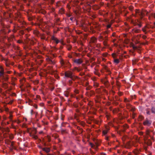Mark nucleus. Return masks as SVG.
Here are the masks:
<instances>
[{
	"instance_id": "41",
	"label": "nucleus",
	"mask_w": 155,
	"mask_h": 155,
	"mask_svg": "<svg viewBox=\"0 0 155 155\" xmlns=\"http://www.w3.org/2000/svg\"><path fill=\"white\" fill-rule=\"evenodd\" d=\"M10 138L11 139H12L13 138V136H11L10 137Z\"/></svg>"
},
{
	"instance_id": "59",
	"label": "nucleus",
	"mask_w": 155,
	"mask_h": 155,
	"mask_svg": "<svg viewBox=\"0 0 155 155\" xmlns=\"http://www.w3.org/2000/svg\"><path fill=\"white\" fill-rule=\"evenodd\" d=\"M68 155H70V154H68Z\"/></svg>"
},
{
	"instance_id": "48",
	"label": "nucleus",
	"mask_w": 155,
	"mask_h": 155,
	"mask_svg": "<svg viewBox=\"0 0 155 155\" xmlns=\"http://www.w3.org/2000/svg\"><path fill=\"white\" fill-rule=\"evenodd\" d=\"M69 57L70 58H71V57H71V55H69Z\"/></svg>"
},
{
	"instance_id": "21",
	"label": "nucleus",
	"mask_w": 155,
	"mask_h": 155,
	"mask_svg": "<svg viewBox=\"0 0 155 155\" xmlns=\"http://www.w3.org/2000/svg\"><path fill=\"white\" fill-rule=\"evenodd\" d=\"M12 115L11 114H10V115L9 117V119L11 121L12 120Z\"/></svg>"
},
{
	"instance_id": "2",
	"label": "nucleus",
	"mask_w": 155,
	"mask_h": 155,
	"mask_svg": "<svg viewBox=\"0 0 155 155\" xmlns=\"http://www.w3.org/2000/svg\"><path fill=\"white\" fill-rule=\"evenodd\" d=\"M3 70H2V71H0V78L2 80L5 81H7L8 79V76L6 74H4V73H3Z\"/></svg>"
},
{
	"instance_id": "47",
	"label": "nucleus",
	"mask_w": 155,
	"mask_h": 155,
	"mask_svg": "<svg viewBox=\"0 0 155 155\" xmlns=\"http://www.w3.org/2000/svg\"><path fill=\"white\" fill-rule=\"evenodd\" d=\"M115 33H113V34H112V36H115Z\"/></svg>"
},
{
	"instance_id": "32",
	"label": "nucleus",
	"mask_w": 155,
	"mask_h": 155,
	"mask_svg": "<svg viewBox=\"0 0 155 155\" xmlns=\"http://www.w3.org/2000/svg\"><path fill=\"white\" fill-rule=\"evenodd\" d=\"M17 42L18 43H22V41L21 40H18V41H17Z\"/></svg>"
},
{
	"instance_id": "44",
	"label": "nucleus",
	"mask_w": 155,
	"mask_h": 155,
	"mask_svg": "<svg viewBox=\"0 0 155 155\" xmlns=\"http://www.w3.org/2000/svg\"><path fill=\"white\" fill-rule=\"evenodd\" d=\"M128 100L127 99H125V102H126L127 101H128Z\"/></svg>"
},
{
	"instance_id": "23",
	"label": "nucleus",
	"mask_w": 155,
	"mask_h": 155,
	"mask_svg": "<svg viewBox=\"0 0 155 155\" xmlns=\"http://www.w3.org/2000/svg\"><path fill=\"white\" fill-rule=\"evenodd\" d=\"M132 145H133V146H134L136 147L137 146L136 145L134 142H133L132 143H131L130 144V146H131Z\"/></svg>"
},
{
	"instance_id": "58",
	"label": "nucleus",
	"mask_w": 155,
	"mask_h": 155,
	"mask_svg": "<svg viewBox=\"0 0 155 155\" xmlns=\"http://www.w3.org/2000/svg\"><path fill=\"white\" fill-rule=\"evenodd\" d=\"M103 155H105L104 154H103Z\"/></svg>"
},
{
	"instance_id": "19",
	"label": "nucleus",
	"mask_w": 155,
	"mask_h": 155,
	"mask_svg": "<svg viewBox=\"0 0 155 155\" xmlns=\"http://www.w3.org/2000/svg\"><path fill=\"white\" fill-rule=\"evenodd\" d=\"M107 40V38H106V39L104 40V41L103 42L105 46L107 45V42H106Z\"/></svg>"
},
{
	"instance_id": "6",
	"label": "nucleus",
	"mask_w": 155,
	"mask_h": 155,
	"mask_svg": "<svg viewBox=\"0 0 155 155\" xmlns=\"http://www.w3.org/2000/svg\"><path fill=\"white\" fill-rule=\"evenodd\" d=\"M51 39L52 40H53L55 42L56 44H58L59 41L58 40L57 38L55 37L54 36H52L51 38Z\"/></svg>"
},
{
	"instance_id": "28",
	"label": "nucleus",
	"mask_w": 155,
	"mask_h": 155,
	"mask_svg": "<svg viewBox=\"0 0 155 155\" xmlns=\"http://www.w3.org/2000/svg\"><path fill=\"white\" fill-rule=\"evenodd\" d=\"M111 25L110 24L108 25L107 26V28H109L110 27Z\"/></svg>"
},
{
	"instance_id": "5",
	"label": "nucleus",
	"mask_w": 155,
	"mask_h": 155,
	"mask_svg": "<svg viewBox=\"0 0 155 155\" xmlns=\"http://www.w3.org/2000/svg\"><path fill=\"white\" fill-rule=\"evenodd\" d=\"M74 62L77 64H80L83 61L81 59H78L74 60Z\"/></svg>"
},
{
	"instance_id": "4",
	"label": "nucleus",
	"mask_w": 155,
	"mask_h": 155,
	"mask_svg": "<svg viewBox=\"0 0 155 155\" xmlns=\"http://www.w3.org/2000/svg\"><path fill=\"white\" fill-rule=\"evenodd\" d=\"M72 72L69 71H67L65 73V76L67 77H69L71 78L72 77Z\"/></svg>"
},
{
	"instance_id": "56",
	"label": "nucleus",
	"mask_w": 155,
	"mask_h": 155,
	"mask_svg": "<svg viewBox=\"0 0 155 155\" xmlns=\"http://www.w3.org/2000/svg\"><path fill=\"white\" fill-rule=\"evenodd\" d=\"M70 82H71V81H70Z\"/></svg>"
},
{
	"instance_id": "31",
	"label": "nucleus",
	"mask_w": 155,
	"mask_h": 155,
	"mask_svg": "<svg viewBox=\"0 0 155 155\" xmlns=\"http://www.w3.org/2000/svg\"><path fill=\"white\" fill-rule=\"evenodd\" d=\"M34 107L36 109L38 108V106L36 104H35L34 105Z\"/></svg>"
},
{
	"instance_id": "3",
	"label": "nucleus",
	"mask_w": 155,
	"mask_h": 155,
	"mask_svg": "<svg viewBox=\"0 0 155 155\" xmlns=\"http://www.w3.org/2000/svg\"><path fill=\"white\" fill-rule=\"evenodd\" d=\"M152 121L151 120L147 119L143 122V124L145 126H149L150 125Z\"/></svg>"
},
{
	"instance_id": "25",
	"label": "nucleus",
	"mask_w": 155,
	"mask_h": 155,
	"mask_svg": "<svg viewBox=\"0 0 155 155\" xmlns=\"http://www.w3.org/2000/svg\"><path fill=\"white\" fill-rule=\"evenodd\" d=\"M112 56L113 58H114L116 56V54H115L113 53L112 54Z\"/></svg>"
},
{
	"instance_id": "55",
	"label": "nucleus",
	"mask_w": 155,
	"mask_h": 155,
	"mask_svg": "<svg viewBox=\"0 0 155 155\" xmlns=\"http://www.w3.org/2000/svg\"><path fill=\"white\" fill-rule=\"evenodd\" d=\"M6 65L7 66H8V65L7 64H6Z\"/></svg>"
},
{
	"instance_id": "1",
	"label": "nucleus",
	"mask_w": 155,
	"mask_h": 155,
	"mask_svg": "<svg viewBox=\"0 0 155 155\" xmlns=\"http://www.w3.org/2000/svg\"><path fill=\"white\" fill-rule=\"evenodd\" d=\"M136 15H139L141 18H142L145 15H147L148 12L146 10H144L142 12L140 11L139 10H137L136 11Z\"/></svg>"
},
{
	"instance_id": "13",
	"label": "nucleus",
	"mask_w": 155,
	"mask_h": 155,
	"mask_svg": "<svg viewBox=\"0 0 155 155\" xmlns=\"http://www.w3.org/2000/svg\"><path fill=\"white\" fill-rule=\"evenodd\" d=\"M133 152L135 155H137L139 153V151L137 150H136L134 151Z\"/></svg>"
},
{
	"instance_id": "45",
	"label": "nucleus",
	"mask_w": 155,
	"mask_h": 155,
	"mask_svg": "<svg viewBox=\"0 0 155 155\" xmlns=\"http://www.w3.org/2000/svg\"><path fill=\"white\" fill-rule=\"evenodd\" d=\"M102 60L103 61H105V59L104 58H102Z\"/></svg>"
},
{
	"instance_id": "39",
	"label": "nucleus",
	"mask_w": 155,
	"mask_h": 155,
	"mask_svg": "<svg viewBox=\"0 0 155 155\" xmlns=\"http://www.w3.org/2000/svg\"><path fill=\"white\" fill-rule=\"evenodd\" d=\"M127 155H132V154L131 153H127Z\"/></svg>"
},
{
	"instance_id": "20",
	"label": "nucleus",
	"mask_w": 155,
	"mask_h": 155,
	"mask_svg": "<svg viewBox=\"0 0 155 155\" xmlns=\"http://www.w3.org/2000/svg\"><path fill=\"white\" fill-rule=\"evenodd\" d=\"M143 117L142 116L140 115L139 116V120H142L143 119Z\"/></svg>"
},
{
	"instance_id": "43",
	"label": "nucleus",
	"mask_w": 155,
	"mask_h": 155,
	"mask_svg": "<svg viewBox=\"0 0 155 155\" xmlns=\"http://www.w3.org/2000/svg\"><path fill=\"white\" fill-rule=\"evenodd\" d=\"M149 20H151V17H150V16H149Z\"/></svg>"
},
{
	"instance_id": "8",
	"label": "nucleus",
	"mask_w": 155,
	"mask_h": 155,
	"mask_svg": "<svg viewBox=\"0 0 155 155\" xmlns=\"http://www.w3.org/2000/svg\"><path fill=\"white\" fill-rule=\"evenodd\" d=\"M133 31L135 33H139L140 32V30L138 29H134L133 30Z\"/></svg>"
},
{
	"instance_id": "51",
	"label": "nucleus",
	"mask_w": 155,
	"mask_h": 155,
	"mask_svg": "<svg viewBox=\"0 0 155 155\" xmlns=\"http://www.w3.org/2000/svg\"><path fill=\"white\" fill-rule=\"evenodd\" d=\"M65 96L67 97H68V94H65Z\"/></svg>"
},
{
	"instance_id": "33",
	"label": "nucleus",
	"mask_w": 155,
	"mask_h": 155,
	"mask_svg": "<svg viewBox=\"0 0 155 155\" xmlns=\"http://www.w3.org/2000/svg\"><path fill=\"white\" fill-rule=\"evenodd\" d=\"M132 46H133V48L134 50H135V49H136L137 47H136V46H134V45H133Z\"/></svg>"
},
{
	"instance_id": "52",
	"label": "nucleus",
	"mask_w": 155,
	"mask_h": 155,
	"mask_svg": "<svg viewBox=\"0 0 155 155\" xmlns=\"http://www.w3.org/2000/svg\"><path fill=\"white\" fill-rule=\"evenodd\" d=\"M70 19L71 20H72V18H71Z\"/></svg>"
},
{
	"instance_id": "24",
	"label": "nucleus",
	"mask_w": 155,
	"mask_h": 155,
	"mask_svg": "<svg viewBox=\"0 0 155 155\" xmlns=\"http://www.w3.org/2000/svg\"><path fill=\"white\" fill-rule=\"evenodd\" d=\"M0 69H1V70L0 71H2V70H3V73H4V69L2 68V66H0Z\"/></svg>"
},
{
	"instance_id": "17",
	"label": "nucleus",
	"mask_w": 155,
	"mask_h": 155,
	"mask_svg": "<svg viewBox=\"0 0 155 155\" xmlns=\"http://www.w3.org/2000/svg\"><path fill=\"white\" fill-rule=\"evenodd\" d=\"M99 39L100 41H102L103 40V37L101 36L99 37Z\"/></svg>"
},
{
	"instance_id": "27",
	"label": "nucleus",
	"mask_w": 155,
	"mask_h": 155,
	"mask_svg": "<svg viewBox=\"0 0 155 155\" xmlns=\"http://www.w3.org/2000/svg\"><path fill=\"white\" fill-rule=\"evenodd\" d=\"M151 15L153 16L154 18H155V13L153 14H151Z\"/></svg>"
},
{
	"instance_id": "18",
	"label": "nucleus",
	"mask_w": 155,
	"mask_h": 155,
	"mask_svg": "<svg viewBox=\"0 0 155 155\" xmlns=\"http://www.w3.org/2000/svg\"><path fill=\"white\" fill-rule=\"evenodd\" d=\"M107 129V130H105L103 131V134L105 135L107 133L108 129Z\"/></svg>"
},
{
	"instance_id": "54",
	"label": "nucleus",
	"mask_w": 155,
	"mask_h": 155,
	"mask_svg": "<svg viewBox=\"0 0 155 155\" xmlns=\"http://www.w3.org/2000/svg\"><path fill=\"white\" fill-rule=\"evenodd\" d=\"M7 124H9V123L8 122H7Z\"/></svg>"
},
{
	"instance_id": "38",
	"label": "nucleus",
	"mask_w": 155,
	"mask_h": 155,
	"mask_svg": "<svg viewBox=\"0 0 155 155\" xmlns=\"http://www.w3.org/2000/svg\"><path fill=\"white\" fill-rule=\"evenodd\" d=\"M61 63L62 64H64V62L63 60H62L61 61Z\"/></svg>"
},
{
	"instance_id": "42",
	"label": "nucleus",
	"mask_w": 155,
	"mask_h": 155,
	"mask_svg": "<svg viewBox=\"0 0 155 155\" xmlns=\"http://www.w3.org/2000/svg\"><path fill=\"white\" fill-rule=\"evenodd\" d=\"M71 47H69L68 48V50H70L71 49Z\"/></svg>"
},
{
	"instance_id": "34",
	"label": "nucleus",
	"mask_w": 155,
	"mask_h": 155,
	"mask_svg": "<svg viewBox=\"0 0 155 155\" xmlns=\"http://www.w3.org/2000/svg\"><path fill=\"white\" fill-rule=\"evenodd\" d=\"M147 114H150V112L149 111L147 110Z\"/></svg>"
},
{
	"instance_id": "53",
	"label": "nucleus",
	"mask_w": 155,
	"mask_h": 155,
	"mask_svg": "<svg viewBox=\"0 0 155 155\" xmlns=\"http://www.w3.org/2000/svg\"><path fill=\"white\" fill-rule=\"evenodd\" d=\"M42 132H39L40 134H41Z\"/></svg>"
},
{
	"instance_id": "14",
	"label": "nucleus",
	"mask_w": 155,
	"mask_h": 155,
	"mask_svg": "<svg viewBox=\"0 0 155 155\" xmlns=\"http://www.w3.org/2000/svg\"><path fill=\"white\" fill-rule=\"evenodd\" d=\"M152 132L151 131H150L149 130H147L146 131V134L148 135H150V133Z\"/></svg>"
},
{
	"instance_id": "16",
	"label": "nucleus",
	"mask_w": 155,
	"mask_h": 155,
	"mask_svg": "<svg viewBox=\"0 0 155 155\" xmlns=\"http://www.w3.org/2000/svg\"><path fill=\"white\" fill-rule=\"evenodd\" d=\"M12 149H14L15 148L14 146V143L13 142H12L11 143L10 145Z\"/></svg>"
},
{
	"instance_id": "50",
	"label": "nucleus",
	"mask_w": 155,
	"mask_h": 155,
	"mask_svg": "<svg viewBox=\"0 0 155 155\" xmlns=\"http://www.w3.org/2000/svg\"><path fill=\"white\" fill-rule=\"evenodd\" d=\"M33 112V110H31V114H32V113Z\"/></svg>"
},
{
	"instance_id": "49",
	"label": "nucleus",
	"mask_w": 155,
	"mask_h": 155,
	"mask_svg": "<svg viewBox=\"0 0 155 155\" xmlns=\"http://www.w3.org/2000/svg\"><path fill=\"white\" fill-rule=\"evenodd\" d=\"M106 140H108V137H107L106 138Z\"/></svg>"
},
{
	"instance_id": "10",
	"label": "nucleus",
	"mask_w": 155,
	"mask_h": 155,
	"mask_svg": "<svg viewBox=\"0 0 155 155\" xmlns=\"http://www.w3.org/2000/svg\"><path fill=\"white\" fill-rule=\"evenodd\" d=\"M47 61L48 63L50 64H54L55 63L53 61L51 60L49 58H48V59H47Z\"/></svg>"
},
{
	"instance_id": "36",
	"label": "nucleus",
	"mask_w": 155,
	"mask_h": 155,
	"mask_svg": "<svg viewBox=\"0 0 155 155\" xmlns=\"http://www.w3.org/2000/svg\"><path fill=\"white\" fill-rule=\"evenodd\" d=\"M142 37H143V38L144 39H145L146 38V36L145 35H143V36Z\"/></svg>"
},
{
	"instance_id": "11",
	"label": "nucleus",
	"mask_w": 155,
	"mask_h": 155,
	"mask_svg": "<svg viewBox=\"0 0 155 155\" xmlns=\"http://www.w3.org/2000/svg\"><path fill=\"white\" fill-rule=\"evenodd\" d=\"M90 144L92 148H94L95 150H97V146H95L94 144L91 143H90Z\"/></svg>"
},
{
	"instance_id": "46",
	"label": "nucleus",
	"mask_w": 155,
	"mask_h": 155,
	"mask_svg": "<svg viewBox=\"0 0 155 155\" xmlns=\"http://www.w3.org/2000/svg\"><path fill=\"white\" fill-rule=\"evenodd\" d=\"M138 25L139 27H141V25L140 24H139Z\"/></svg>"
},
{
	"instance_id": "37",
	"label": "nucleus",
	"mask_w": 155,
	"mask_h": 155,
	"mask_svg": "<svg viewBox=\"0 0 155 155\" xmlns=\"http://www.w3.org/2000/svg\"><path fill=\"white\" fill-rule=\"evenodd\" d=\"M139 134L140 135H142L143 134V133L142 132H139Z\"/></svg>"
},
{
	"instance_id": "15",
	"label": "nucleus",
	"mask_w": 155,
	"mask_h": 155,
	"mask_svg": "<svg viewBox=\"0 0 155 155\" xmlns=\"http://www.w3.org/2000/svg\"><path fill=\"white\" fill-rule=\"evenodd\" d=\"M114 62L116 64H118L119 62V60L117 59H114Z\"/></svg>"
},
{
	"instance_id": "22",
	"label": "nucleus",
	"mask_w": 155,
	"mask_h": 155,
	"mask_svg": "<svg viewBox=\"0 0 155 155\" xmlns=\"http://www.w3.org/2000/svg\"><path fill=\"white\" fill-rule=\"evenodd\" d=\"M151 111L152 113H155V109L153 108H152L151 109Z\"/></svg>"
},
{
	"instance_id": "57",
	"label": "nucleus",
	"mask_w": 155,
	"mask_h": 155,
	"mask_svg": "<svg viewBox=\"0 0 155 155\" xmlns=\"http://www.w3.org/2000/svg\"><path fill=\"white\" fill-rule=\"evenodd\" d=\"M42 39H44V38H41Z\"/></svg>"
},
{
	"instance_id": "30",
	"label": "nucleus",
	"mask_w": 155,
	"mask_h": 155,
	"mask_svg": "<svg viewBox=\"0 0 155 155\" xmlns=\"http://www.w3.org/2000/svg\"><path fill=\"white\" fill-rule=\"evenodd\" d=\"M142 30L145 33H146V30L145 28H143Z\"/></svg>"
},
{
	"instance_id": "26",
	"label": "nucleus",
	"mask_w": 155,
	"mask_h": 155,
	"mask_svg": "<svg viewBox=\"0 0 155 155\" xmlns=\"http://www.w3.org/2000/svg\"><path fill=\"white\" fill-rule=\"evenodd\" d=\"M90 151L91 152V154L92 155H94V154H95V152H93V151H92L91 150V149H90Z\"/></svg>"
},
{
	"instance_id": "35",
	"label": "nucleus",
	"mask_w": 155,
	"mask_h": 155,
	"mask_svg": "<svg viewBox=\"0 0 155 155\" xmlns=\"http://www.w3.org/2000/svg\"><path fill=\"white\" fill-rule=\"evenodd\" d=\"M3 119H4V120H6V118H7L5 116H3Z\"/></svg>"
},
{
	"instance_id": "12",
	"label": "nucleus",
	"mask_w": 155,
	"mask_h": 155,
	"mask_svg": "<svg viewBox=\"0 0 155 155\" xmlns=\"http://www.w3.org/2000/svg\"><path fill=\"white\" fill-rule=\"evenodd\" d=\"M30 136L31 137H32L34 138L35 139H36L38 138V137L36 135H35V134H30Z\"/></svg>"
},
{
	"instance_id": "9",
	"label": "nucleus",
	"mask_w": 155,
	"mask_h": 155,
	"mask_svg": "<svg viewBox=\"0 0 155 155\" xmlns=\"http://www.w3.org/2000/svg\"><path fill=\"white\" fill-rule=\"evenodd\" d=\"M43 150L45 151L46 153H48L50 151V149L48 148H43Z\"/></svg>"
},
{
	"instance_id": "7",
	"label": "nucleus",
	"mask_w": 155,
	"mask_h": 155,
	"mask_svg": "<svg viewBox=\"0 0 155 155\" xmlns=\"http://www.w3.org/2000/svg\"><path fill=\"white\" fill-rule=\"evenodd\" d=\"M97 39L94 37H92L91 38V41L92 43H95L96 42Z\"/></svg>"
},
{
	"instance_id": "40",
	"label": "nucleus",
	"mask_w": 155,
	"mask_h": 155,
	"mask_svg": "<svg viewBox=\"0 0 155 155\" xmlns=\"http://www.w3.org/2000/svg\"><path fill=\"white\" fill-rule=\"evenodd\" d=\"M11 71H8L6 73L8 74H10L11 73Z\"/></svg>"
},
{
	"instance_id": "29",
	"label": "nucleus",
	"mask_w": 155,
	"mask_h": 155,
	"mask_svg": "<svg viewBox=\"0 0 155 155\" xmlns=\"http://www.w3.org/2000/svg\"><path fill=\"white\" fill-rule=\"evenodd\" d=\"M74 92L76 94H78V91L77 90H75L74 91Z\"/></svg>"
}]
</instances>
